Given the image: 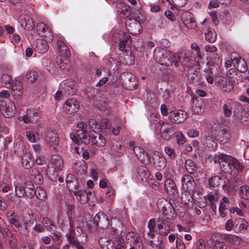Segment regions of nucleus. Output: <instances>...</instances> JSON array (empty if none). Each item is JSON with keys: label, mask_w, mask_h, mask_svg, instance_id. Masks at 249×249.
Listing matches in <instances>:
<instances>
[{"label": "nucleus", "mask_w": 249, "mask_h": 249, "mask_svg": "<svg viewBox=\"0 0 249 249\" xmlns=\"http://www.w3.org/2000/svg\"><path fill=\"white\" fill-rule=\"evenodd\" d=\"M131 18H128L125 22L127 31L131 34L136 35L140 34L141 32L142 26L140 20H138L140 17L132 16Z\"/></svg>", "instance_id": "obj_3"}, {"label": "nucleus", "mask_w": 249, "mask_h": 249, "mask_svg": "<svg viewBox=\"0 0 249 249\" xmlns=\"http://www.w3.org/2000/svg\"><path fill=\"white\" fill-rule=\"evenodd\" d=\"M15 153L18 156H22L24 154L25 145L22 142L16 143L14 146Z\"/></svg>", "instance_id": "obj_47"}, {"label": "nucleus", "mask_w": 249, "mask_h": 249, "mask_svg": "<svg viewBox=\"0 0 249 249\" xmlns=\"http://www.w3.org/2000/svg\"><path fill=\"white\" fill-rule=\"evenodd\" d=\"M168 118L172 123L179 124L188 118V114L183 110H174L169 112Z\"/></svg>", "instance_id": "obj_5"}, {"label": "nucleus", "mask_w": 249, "mask_h": 249, "mask_svg": "<svg viewBox=\"0 0 249 249\" xmlns=\"http://www.w3.org/2000/svg\"><path fill=\"white\" fill-rule=\"evenodd\" d=\"M16 195L18 197H23L26 196L24 185L18 184L15 186Z\"/></svg>", "instance_id": "obj_51"}, {"label": "nucleus", "mask_w": 249, "mask_h": 249, "mask_svg": "<svg viewBox=\"0 0 249 249\" xmlns=\"http://www.w3.org/2000/svg\"><path fill=\"white\" fill-rule=\"evenodd\" d=\"M231 61L234 67L236 68L238 66L240 61L242 60L241 57L236 53H234L231 55Z\"/></svg>", "instance_id": "obj_63"}, {"label": "nucleus", "mask_w": 249, "mask_h": 249, "mask_svg": "<svg viewBox=\"0 0 249 249\" xmlns=\"http://www.w3.org/2000/svg\"><path fill=\"white\" fill-rule=\"evenodd\" d=\"M222 181V178L219 176H214L209 179V185L211 188L218 187Z\"/></svg>", "instance_id": "obj_36"}, {"label": "nucleus", "mask_w": 249, "mask_h": 249, "mask_svg": "<svg viewBox=\"0 0 249 249\" xmlns=\"http://www.w3.org/2000/svg\"><path fill=\"white\" fill-rule=\"evenodd\" d=\"M204 72H205V76L208 82L210 84H213V83L214 78L213 76L211 67L206 69L204 70Z\"/></svg>", "instance_id": "obj_55"}, {"label": "nucleus", "mask_w": 249, "mask_h": 249, "mask_svg": "<svg viewBox=\"0 0 249 249\" xmlns=\"http://www.w3.org/2000/svg\"><path fill=\"white\" fill-rule=\"evenodd\" d=\"M51 164L52 165V167L54 168L56 172L61 171L64 166L63 159L57 154L52 156L51 158Z\"/></svg>", "instance_id": "obj_16"}, {"label": "nucleus", "mask_w": 249, "mask_h": 249, "mask_svg": "<svg viewBox=\"0 0 249 249\" xmlns=\"http://www.w3.org/2000/svg\"><path fill=\"white\" fill-rule=\"evenodd\" d=\"M164 188L170 195H172L174 196H176L178 195L176 185L175 182L171 179L166 180L165 183Z\"/></svg>", "instance_id": "obj_19"}, {"label": "nucleus", "mask_w": 249, "mask_h": 249, "mask_svg": "<svg viewBox=\"0 0 249 249\" xmlns=\"http://www.w3.org/2000/svg\"><path fill=\"white\" fill-rule=\"evenodd\" d=\"M231 137L230 128L229 127H223L218 132L216 140L223 144L228 142Z\"/></svg>", "instance_id": "obj_10"}, {"label": "nucleus", "mask_w": 249, "mask_h": 249, "mask_svg": "<svg viewBox=\"0 0 249 249\" xmlns=\"http://www.w3.org/2000/svg\"><path fill=\"white\" fill-rule=\"evenodd\" d=\"M29 174L30 178L36 184L40 185L43 183V179L40 172L36 168L31 169Z\"/></svg>", "instance_id": "obj_20"}, {"label": "nucleus", "mask_w": 249, "mask_h": 249, "mask_svg": "<svg viewBox=\"0 0 249 249\" xmlns=\"http://www.w3.org/2000/svg\"><path fill=\"white\" fill-rule=\"evenodd\" d=\"M88 124L89 128L95 133V130L100 129L99 124L97 121L94 119H90L88 121Z\"/></svg>", "instance_id": "obj_53"}, {"label": "nucleus", "mask_w": 249, "mask_h": 249, "mask_svg": "<svg viewBox=\"0 0 249 249\" xmlns=\"http://www.w3.org/2000/svg\"><path fill=\"white\" fill-rule=\"evenodd\" d=\"M188 80L195 86L201 84V77L199 71L190 70L187 74Z\"/></svg>", "instance_id": "obj_18"}, {"label": "nucleus", "mask_w": 249, "mask_h": 249, "mask_svg": "<svg viewBox=\"0 0 249 249\" xmlns=\"http://www.w3.org/2000/svg\"><path fill=\"white\" fill-rule=\"evenodd\" d=\"M120 78L126 89L132 90L135 89V78L132 73L128 72H124L121 75Z\"/></svg>", "instance_id": "obj_6"}, {"label": "nucleus", "mask_w": 249, "mask_h": 249, "mask_svg": "<svg viewBox=\"0 0 249 249\" xmlns=\"http://www.w3.org/2000/svg\"><path fill=\"white\" fill-rule=\"evenodd\" d=\"M24 157L22 158V166L27 169H31L33 165V160L32 159V156L28 154L27 155H23Z\"/></svg>", "instance_id": "obj_35"}, {"label": "nucleus", "mask_w": 249, "mask_h": 249, "mask_svg": "<svg viewBox=\"0 0 249 249\" xmlns=\"http://www.w3.org/2000/svg\"><path fill=\"white\" fill-rule=\"evenodd\" d=\"M242 181L241 177L240 175L235 176L232 180H228L227 184L225 183L222 185L223 189L229 188V190L234 189L237 186V184Z\"/></svg>", "instance_id": "obj_24"}, {"label": "nucleus", "mask_w": 249, "mask_h": 249, "mask_svg": "<svg viewBox=\"0 0 249 249\" xmlns=\"http://www.w3.org/2000/svg\"><path fill=\"white\" fill-rule=\"evenodd\" d=\"M139 151V154L137 153V157L141 162L145 163L146 161L150 162V155L149 156L147 152L142 148L136 147L135 150Z\"/></svg>", "instance_id": "obj_28"}, {"label": "nucleus", "mask_w": 249, "mask_h": 249, "mask_svg": "<svg viewBox=\"0 0 249 249\" xmlns=\"http://www.w3.org/2000/svg\"><path fill=\"white\" fill-rule=\"evenodd\" d=\"M137 171L142 181L150 177V171L146 166L143 165L138 166L137 168Z\"/></svg>", "instance_id": "obj_31"}, {"label": "nucleus", "mask_w": 249, "mask_h": 249, "mask_svg": "<svg viewBox=\"0 0 249 249\" xmlns=\"http://www.w3.org/2000/svg\"><path fill=\"white\" fill-rule=\"evenodd\" d=\"M11 91H15L20 89H22V85L21 82L18 80H14L13 83L11 84V86H9Z\"/></svg>", "instance_id": "obj_62"}, {"label": "nucleus", "mask_w": 249, "mask_h": 249, "mask_svg": "<svg viewBox=\"0 0 249 249\" xmlns=\"http://www.w3.org/2000/svg\"><path fill=\"white\" fill-rule=\"evenodd\" d=\"M38 77V73L35 71H30L26 75L27 82L31 83H35L37 80Z\"/></svg>", "instance_id": "obj_46"}, {"label": "nucleus", "mask_w": 249, "mask_h": 249, "mask_svg": "<svg viewBox=\"0 0 249 249\" xmlns=\"http://www.w3.org/2000/svg\"><path fill=\"white\" fill-rule=\"evenodd\" d=\"M181 20L184 25L188 29H194L196 27V24L194 15L189 12L182 13Z\"/></svg>", "instance_id": "obj_8"}, {"label": "nucleus", "mask_w": 249, "mask_h": 249, "mask_svg": "<svg viewBox=\"0 0 249 249\" xmlns=\"http://www.w3.org/2000/svg\"><path fill=\"white\" fill-rule=\"evenodd\" d=\"M27 114L31 120V123H36L39 116V110L37 108H34L27 110Z\"/></svg>", "instance_id": "obj_33"}, {"label": "nucleus", "mask_w": 249, "mask_h": 249, "mask_svg": "<svg viewBox=\"0 0 249 249\" xmlns=\"http://www.w3.org/2000/svg\"><path fill=\"white\" fill-rule=\"evenodd\" d=\"M88 134V131L78 130L76 131V135L80 140H82L84 141V143L86 145L89 143L90 139H88L86 134Z\"/></svg>", "instance_id": "obj_43"}, {"label": "nucleus", "mask_w": 249, "mask_h": 249, "mask_svg": "<svg viewBox=\"0 0 249 249\" xmlns=\"http://www.w3.org/2000/svg\"><path fill=\"white\" fill-rule=\"evenodd\" d=\"M100 129L104 131L105 132H109L111 128V124L109 120L103 118L101 119L100 124Z\"/></svg>", "instance_id": "obj_38"}, {"label": "nucleus", "mask_w": 249, "mask_h": 249, "mask_svg": "<svg viewBox=\"0 0 249 249\" xmlns=\"http://www.w3.org/2000/svg\"><path fill=\"white\" fill-rule=\"evenodd\" d=\"M79 108V102L74 98L68 99L63 105V109L68 114H72L77 112Z\"/></svg>", "instance_id": "obj_9"}, {"label": "nucleus", "mask_w": 249, "mask_h": 249, "mask_svg": "<svg viewBox=\"0 0 249 249\" xmlns=\"http://www.w3.org/2000/svg\"><path fill=\"white\" fill-rule=\"evenodd\" d=\"M164 22L165 18L161 16H158L151 19L152 24L155 26H158L160 28H162Z\"/></svg>", "instance_id": "obj_41"}, {"label": "nucleus", "mask_w": 249, "mask_h": 249, "mask_svg": "<svg viewBox=\"0 0 249 249\" xmlns=\"http://www.w3.org/2000/svg\"><path fill=\"white\" fill-rule=\"evenodd\" d=\"M57 48L60 55L65 58H67L70 54L69 48L66 44L61 40H58L57 42Z\"/></svg>", "instance_id": "obj_25"}, {"label": "nucleus", "mask_w": 249, "mask_h": 249, "mask_svg": "<svg viewBox=\"0 0 249 249\" xmlns=\"http://www.w3.org/2000/svg\"><path fill=\"white\" fill-rule=\"evenodd\" d=\"M218 159H224L228 164V166L231 168V170H232V165L234 161V157L225 154H220L218 155Z\"/></svg>", "instance_id": "obj_40"}, {"label": "nucleus", "mask_w": 249, "mask_h": 249, "mask_svg": "<svg viewBox=\"0 0 249 249\" xmlns=\"http://www.w3.org/2000/svg\"><path fill=\"white\" fill-rule=\"evenodd\" d=\"M19 22L22 27L28 31H32L35 27L33 19L28 15H22L19 18Z\"/></svg>", "instance_id": "obj_12"}, {"label": "nucleus", "mask_w": 249, "mask_h": 249, "mask_svg": "<svg viewBox=\"0 0 249 249\" xmlns=\"http://www.w3.org/2000/svg\"><path fill=\"white\" fill-rule=\"evenodd\" d=\"M205 36L206 39L210 43H213L216 40V33L210 29L208 30V32L205 33Z\"/></svg>", "instance_id": "obj_49"}, {"label": "nucleus", "mask_w": 249, "mask_h": 249, "mask_svg": "<svg viewBox=\"0 0 249 249\" xmlns=\"http://www.w3.org/2000/svg\"><path fill=\"white\" fill-rule=\"evenodd\" d=\"M7 216L9 217V222L16 228L19 227V223L18 222V216L14 212H8Z\"/></svg>", "instance_id": "obj_34"}, {"label": "nucleus", "mask_w": 249, "mask_h": 249, "mask_svg": "<svg viewBox=\"0 0 249 249\" xmlns=\"http://www.w3.org/2000/svg\"><path fill=\"white\" fill-rule=\"evenodd\" d=\"M77 84L74 81L67 80L66 81L63 87L64 90V94L67 95H72L76 93Z\"/></svg>", "instance_id": "obj_13"}, {"label": "nucleus", "mask_w": 249, "mask_h": 249, "mask_svg": "<svg viewBox=\"0 0 249 249\" xmlns=\"http://www.w3.org/2000/svg\"><path fill=\"white\" fill-rule=\"evenodd\" d=\"M224 239L226 241L234 245H240L242 242L241 238L237 236L231 234L225 235L224 236Z\"/></svg>", "instance_id": "obj_32"}, {"label": "nucleus", "mask_w": 249, "mask_h": 249, "mask_svg": "<svg viewBox=\"0 0 249 249\" xmlns=\"http://www.w3.org/2000/svg\"><path fill=\"white\" fill-rule=\"evenodd\" d=\"M219 160V159H218ZM220 161L218 160L219 163L220 171L225 174H231V168L228 166L227 163L224 159H220Z\"/></svg>", "instance_id": "obj_39"}, {"label": "nucleus", "mask_w": 249, "mask_h": 249, "mask_svg": "<svg viewBox=\"0 0 249 249\" xmlns=\"http://www.w3.org/2000/svg\"><path fill=\"white\" fill-rule=\"evenodd\" d=\"M114 224H113V221H111L110 226L112 231L116 234L118 237L115 238V241L117 243L118 246H121L123 248H126V245L124 243L123 237L125 235V232L123 231V225L119 220L114 219Z\"/></svg>", "instance_id": "obj_1"}, {"label": "nucleus", "mask_w": 249, "mask_h": 249, "mask_svg": "<svg viewBox=\"0 0 249 249\" xmlns=\"http://www.w3.org/2000/svg\"><path fill=\"white\" fill-rule=\"evenodd\" d=\"M133 7H130L129 6L125 5L122 8L121 13L123 14L125 17H129L131 16L132 14H134L132 13V10Z\"/></svg>", "instance_id": "obj_64"}, {"label": "nucleus", "mask_w": 249, "mask_h": 249, "mask_svg": "<svg viewBox=\"0 0 249 249\" xmlns=\"http://www.w3.org/2000/svg\"><path fill=\"white\" fill-rule=\"evenodd\" d=\"M158 229L159 230V234L162 235H166L170 232V227L168 225H161L158 224Z\"/></svg>", "instance_id": "obj_56"}, {"label": "nucleus", "mask_w": 249, "mask_h": 249, "mask_svg": "<svg viewBox=\"0 0 249 249\" xmlns=\"http://www.w3.org/2000/svg\"><path fill=\"white\" fill-rule=\"evenodd\" d=\"M158 207L167 219H173L176 216L175 210L171 204L167 200L161 201L158 203Z\"/></svg>", "instance_id": "obj_4"}, {"label": "nucleus", "mask_w": 249, "mask_h": 249, "mask_svg": "<svg viewBox=\"0 0 249 249\" xmlns=\"http://www.w3.org/2000/svg\"><path fill=\"white\" fill-rule=\"evenodd\" d=\"M1 80L6 88H9V86H11V84L13 83L12 76L8 74H3Z\"/></svg>", "instance_id": "obj_50"}, {"label": "nucleus", "mask_w": 249, "mask_h": 249, "mask_svg": "<svg viewBox=\"0 0 249 249\" xmlns=\"http://www.w3.org/2000/svg\"><path fill=\"white\" fill-rule=\"evenodd\" d=\"M76 180V178L74 175L72 174L67 175L66 181L67 184V187L70 190H71V189H72L73 186L76 187V184L77 183Z\"/></svg>", "instance_id": "obj_42"}, {"label": "nucleus", "mask_w": 249, "mask_h": 249, "mask_svg": "<svg viewBox=\"0 0 249 249\" xmlns=\"http://www.w3.org/2000/svg\"><path fill=\"white\" fill-rule=\"evenodd\" d=\"M201 101L196 100L194 101L192 105V111L196 114L201 113L203 111V109L201 107Z\"/></svg>", "instance_id": "obj_44"}, {"label": "nucleus", "mask_w": 249, "mask_h": 249, "mask_svg": "<svg viewBox=\"0 0 249 249\" xmlns=\"http://www.w3.org/2000/svg\"><path fill=\"white\" fill-rule=\"evenodd\" d=\"M185 167L187 172L190 175L198 172V167L191 159L186 160L185 162Z\"/></svg>", "instance_id": "obj_27"}, {"label": "nucleus", "mask_w": 249, "mask_h": 249, "mask_svg": "<svg viewBox=\"0 0 249 249\" xmlns=\"http://www.w3.org/2000/svg\"><path fill=\"white\" fill-rule=\"evenodd\" d=\"M206 55V65L208 68L212 67L214 65L218 66L221 64L222 58L217 52L213 54H207Z\"/></svg>", "instance_id": "obj_14"}, {"label": "nucleus", "mask_w": 249, "mask_h": 249, "mask_svg": "<svg viewBox=\"0 0 249 249\" xmlns=\"http://www.w3.org/2000/svg\"><path fill=\"white\" fill-rule=\"evenodd\" d=\"M150 164L156 170L160 171L165 168L166 160L161 153L154 151L150 154Z\"/></svg>", "instance_id": "obj_2"}, {"label": "nucleus", "mask_w": 249, "mask_h": 249, "mask_svg": "<svg viewBox=\"0 0 249 249\" xmlns=\"http://www.w3.org/2000/svg\"><path fill=\"white\" fill-rule=\"evenodd\" d=\"M239 195L242 198L248 200L249 199V186L244 185L240 187Z\"/></svg>", "instance_id": "obj_45"}, {"label": "nucleus", "mask_w": 249, "mask_h": 249, "mask_svg": "<svg viewBox=\"0 0 249 249\" xmlns=\"http://www.w3.org/2000/svg\"><path fill=\"white\" fill-rule=\"evenodd\" d=\"M90 137L92 142L96 146L103 147L106 145V139L101 134L95 132L94 134H92Z\"/></svg>", "instance_id": "obj_23"}, {"label": "nucleus", "mask_w": 249, "mask_h": 249, "mask_svg": "<svg viewBox=\"0 0 249 249\" xmlns=\"http://www.w3.org/2000/svg\"><path fill=\"white\" fill-rule=\"evenodd\" d=\"M215 243L213 244L212 249H227L228 246L224 242L218 241L217 239H215Z\"/></svg>", "instance_id": "obj_58"}, {"label": "nucleus", "mask_w": 249, "mask_h": 249, "mask_svg": "<svg viewBox=\"0 0 249 249\" xmlns=\"http://www.w3.org/2000/svg\"><path fill=\"white\" fill-rule=\"evenodd\" d=\"M99 244L102 249H114V242L108 237H101Z\"/></svg>", "instance_id": "obj_26"}, {"label": "nucleus", "mask_w": 249, "mask_h": 249, "mask_svg": "<svg viewBox=\"0 0 249 249\" xmlns=\"http://www.w3.org/2000/svg\"><path fill=\"white\" fill-rule=\"evenodd\" d=\"M45 141L51 146L57 145L59 142L58 134L53 130H50L47 132Z\"/></svg>", "instance_id": "obj_15"}, {"label": "nucleus", "mask_w": 249, "mask_h": 249, "mask_svg": "<svg viewBox=\"0 0 249 249\" xmlns=\"http://www.w3.org/2000/svg\"><path fill=\"white\" fill-rule=\"evenodd\" d=\"M217 86L225 92H230L233 89V85L231 82L224 78H221L218 80Z\"/></svg>", "instance_id": "obj_22"}, {"label": "nucleus", "mask_w": 249, "mask_h": 249, "mask_svg": "<svg viewBox=\"0 0 249 249\" xmlns=\"http://www.w3.org/2000/svg\"><path fill=\"white\" fill-rule=\"evenodd\" d=\"M43 65L46 67V70L51 73H53L55 67L51 60L49 59H44L43 60Z\"/></svg>", "instance_id": "obj_48"}, {"label": "nucleus", "mask_w": 249, "mask_h": 249, "mask_svg": "<svg viewBox=\"0 0 249 249\" xmlns=\"http://www.w3.org/2000/svg\"><path fill=\"white\" fill-rule=\"evenodd\" d=\"M36 194L35 195L36 197L40 200H42L46 197V193L44 189L41 187L36 188Z\"/></svg>", "instance_id": "obj_59"}, {"label": "nucleus", "mask_w": 249, "mask_h": 249, "mask_svg": "<svg viewBox=\"0 0 249 249\" xmlns=\"http://www.w3.org/2000/svg\"><path fill=\"white\" fill-rule=\"evenodd\" d=\"M42 36H43L45 39L46 42L51 41L53 39V35L52 31L48 28H46V30L42 34Z\"/></svg>", "instance_id": "obj_57"}, {"label": "nucleus", "mask_w": 249, "mask_h": 249, "mask_svg": "<svg viewBox=\"0 0 249 249\" xmlns=\"http://www.w3.org/2000/svg\"><path fill=\"white\" fill-rule=\"evenodd\" d=\"M182 188L186 192V193L191 194V192L195 190L196 188V182L195 180L190 175H184L182 178ZM184 195H187L185 194Z\"/></svg>", "instance_id": "obj_7"}, {"label": "nucleus", "mask_w": 249, "mask_h": 249, "mask_svg": "<svg viewBox=\"0 0 249 249\" xmlns=\"http://www.w3.org/2000/svg\"><path fill=\"white\" fill-rule=\"evenodd\" d=\"M67 240L69 242L68 244L72 247H75L77 249H84V248L80 244L79 240L76 236L74 231H70L65 235Z\"/></svg>", "instance_id": "obj_11"}, {"label": "nucleus", "mask_w": 249, "mask_h": 249, "mask_svg": "<svg viewBox=\"0 0 249 249\" xmlns=\"http://www.w3.org/2000/svg\"><path fill=\"white\" fill-rule=\"evenodd\" d=\"M33 45L35 51L39 53H45L49 48L46 41L39 39L34 41Z\"/></svg>", "instance_id": "obj_17"}, {"label": "nucleus", "mask_w": 249, "mask_h": 249, "mask_svg": "<svg viewBox=\"0 0 249 249\" xmlns=\"http://www.w3.org/2000/svg\"><path fill=\"white\" fill-rule=\"evenodd\" d=\"M154 232V230H151L149 229L148 231H144L143 233L144 239L148 241L150 246H152V248H154V245H155L154 241L152 240V239L155 237Z\"/></svg>", "instance_id": "obj_37"}, {"label": "nucleus", "mask_w": 249, "mask_h": 249, "mask_svg": "<svg viewBox=\"0 0 249 249\" xmlns=\"http://www.w3.org/2000/svg\"><path fill=\"white\" fill-rule=\"evenodd\" d=\"M109 219L107 215H102L101 219L99 221V223L97 224V226L101 229H106L109 226Z\"/></svg>", "instance_id": "obj_52"}, {"label": "nucleus", "mask_w": 249, "mask_h": 249, "mask_svg": "<svg viewBox=\"0 0 249 249\" xmlns=\"http://www.w3.org/2000/svg\"><path fill=\"white\" fill-rule=\"evenodd\" d=\"M24 187L26 192V196L27 197L32 198L36 194L34 185L31 181H25L24 183Z\"/></svg>", "instance_id": "obj_30"}, {"label": "nucleus", "mask_w": 249, "mask_h": 249, "mask_svg": "<svg viewBox=\"0 0 249 249\" xmlns=\"http://www.w3.org/2000/svg\"><path fill=\"white\" fill-rule=\"evenodd\" d=\"M51 234L50 235L52 240L54 242L58 241V245H59L62 241L61 240V234L60 232L55 230L51 232Z\"/></svg>", "instance_id": "obj_54"}, {"label": "nucleus", "mask_w": 249, "mask_h": 249, "mask_svg": "<svg viewBox=\"0 0 249 249\" xmlns=\"http://www.w3.org/2000/svg\"><path fill=\"white\" fill-rule=\"evenodd\" d=\"M171 59H172L174 66L176 68H178L180 66V63H181L180 57L177 53H173L171 56Z\"/></svg>", "instance_id": "obj_61"}, {"label": "nucleus", "mask_w": 249, "mask_h": 249, "mask_svg": "<svg viewBox=\"0 0 249 249\" xmlns=\"http://www.w3.org/2000/svg\"><path fill=\"white\" fill-rule=\"evenodd\" d=\"M16 106L15 103L10 101L8 105H6L2 110V113L6 118H10L15 114Z\"/></svg>", "instance_id": "obj_21"}, {"label": "nucleus", "mask_w": 249, "mask_h": 249, "mask_svg": "<svg viewBox=\"0 0 249 249\" xmlns=\"http://www.w3.org/2000/svg\"><path fill=\"white\" fill-rule=\"evenodd\" d=\"M223 110L225 117L229 118L231 116L232 107L229 104H225L223 106Z\"/></svg>", "instance_id": "obj_60"}, {"label": "nucleus", "mask_w": 249, "mask_h": 249, "mask_svg": "<svg viewBox=\"0 0 249 249\" xmlns=\"http://www.w3.org/2000/svg\"><path fill=\"white\" fill-rule=\"evenodd\" d=\"M248 226L247 222L242 218H239L234 221V230L236 232L247 229Z\"/></svg>", "instance_id": "obj_29"}]
</instances>
